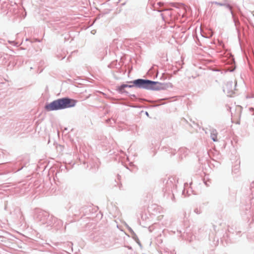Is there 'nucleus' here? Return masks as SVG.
Wrapping results in <instances>:
<instances>
[{"mask_svg": "<svg viewBox=\"0 0 254 254\" xmlns=\"http://www.w3.org/2000/svg\"><path fill=\"white\" fill-rule=\"evenodd\" d=\"M76 101L73 99L64 98L54 101L45 106L48 111L61 110L74 107Z\"/></svg>", "mask_w": 254, "mask_h": 254, "instance_id": "nucleus-1", "label": "nucleus"}, {"mask_svg": "<svg viewBox=\"0 0 254 254\" xmlns=\"http://www.w3.org/2000/svg\"><path fill=\"white\" fill-rule=\"evenodd\" d=\"M133 83L138 88L148 90H160L164 88L163 84L161 83L149 80L138 79L134 80Z\"/></svg>", "mask_w": 254, "mask_h": 254, "instance_id": "nucleus-2", "label": "nucleus"}, {"mask_svg": "<svg viewBox=\"0 0 254 254\" xmlns=\"http://www.w3.org/2000/svg\"><path fill=\"white\" fill-rule=\"evenodd\" d=\"M218 132L216 129H213L211 131L210 137L213 141H217Z\"/></svg>", "mask_w": 254, "mask_h": 254, "instance_id": "nucleus-3", "label": "nucleus"}, {"mask_svg": "<svg viewBox=\"0 0 254 254\" xmlns=\"http://www.w3.org/2000/svg\"><path fill=\"white\" fill-rule=\"evenodd\" d=\"M232 86V85L231 84H228L226 85L224 91L227 92L228 94H229V96L231 97L233 96V95L234 94V92L233 91H231L230 92H229V88L230 87Z\"/></svg>", "mask_w": 254, "mask_h": 254, "instance_id": "nucleus-4", "label": "nucleus"}, {"mask_svg": "<svg viewBox=\"0 0 254 254\" xmlns=\"http://www.w3.org/2000/svg\"><path fill=\"white\" fill-rule=\"evenodd\" d=\"M133 85H127V84H123L121 86L118 87V90L120 92H122L123 90L126 87H132Z\"/></svg>", "mask_w": 254, "mask_h": 254, "instance_id": "nucleus-5", "label": "nucleus"}, {"mask_svg": "<svg viewBox=\"0 0 254 254\" xmlns=\"http://www.w3.org/2000/svg\"><path fill=\"white\" fill-rule=\"evenodd\" d=\"M240 114H238V119L235 121V119L234 118H233L232 120H233V122L234 123H235V124H240Z\"/></svg>", "mask_w": 254, "mask_h": 254, "instance_id": "nucleus-6", "label": "nucleus"}, {"mask_svg": "<svg viewBox=\"0 0 254 254\" xmlns=\"http://www.w3.org/2000/svg\"><path fill=\"white\" fill-rule=\"evenodd\" d=\"M158 4L159 5H161V4H162V3L161 2H158Z\"/></svg>", "mask_w": 254, "mask_h": 254, "instance_id": "nucleus-7", "label": "nucleus"}, {"mask_svg": "<svg viewBox=\"0 0 254 254\" xmlns=\"http://www.w3.org/2000/svg\"><path fill=\"white\" fill-rule=\"evenodd\" d=\"M252 14L254 15V11H252Z\"/></svg>", "mask_w": 254, "mask_h": 254, "instance_id": "nucleus-8", "label": "nucleus"}]
</instances>
